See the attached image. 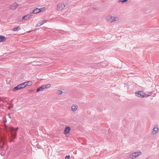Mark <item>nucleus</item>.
<instances>
[{
	"label": "nucleus",
	"mask_w": 159,
	"mask_h": 159,
	"mask_svg": "<svg viewBox=\"0 0 159 159\" xmlns=\"http://www.w3.org/2000/svg\"><path fill=\"white\" fill-rule=\"evenodd\" d=\"M106 20L108 22H112L118 21L119 18L117 17L113 16H111L109 15L106 16Z\"/></svg>",
	"instance_id": "f257e3e1"
},
{
	"label": "nucleus",
	"mask_w": 159,
	"mask_h": 159,
	"mask_svg": "<svg viewBox=\"0 0 159 159\" xmlns=\"http://www.w3.org/2000/svg\"><path fill=\"white\" fill-rule=\"evenodd\" d=\"M25 84H21L15 87L12 89V91H15L16 90H19L25 87V86H24Z\"/></svg>",
	"instance_id": "f03ea898"
},
{
	"label": "nucleus",
	"mask_w": 159,
	"mask_h": 159,
	"mask_svg": "<svg viewBox=\"0 0 159 159\" xmlns=\"http://www.w3.org/2000/svg\"><path fill=\"white\" fill-rule=\"evenodd\" d=\"M136 96L140 98L145 97V94L142 91H138L135 92Z\"/></svg>",
	"instance_id": "7ed1b4c3"
},
{
	"label": "nucleus",
	"mask_w": 159,
	"mask_h": 159,
	"mask_svg": "<svg viewBox=\"0 0 159 159\" xmlns=\"http://www.w3.org/2000/svg\"><path fill=\"white\" fill-rule=\"evenodd\" d=\"M66 6L64 3H59L57 6V10L58 11L62 10Z\"/></svg>",
	"instance_id": "20e7f679"
},
{
	"label": "nucleus",
	"mask_w": 159,
	"mask_h": 159,
	"mask_svg": "<svg viewBox=\"0 0 159 159\" xmlns=\"http://www.w3.org/2000/svg\"><path fill=\"white\" fill-rule=\"evenodd\" d=\"M43 8H36V9L33 10V11L32 13H33V14H37L38 13L41 11H42V10Z\"/></svg>",
	"instance_id": "39448f33"
},
{
	"label": "nucleus",
	"mask_w": 159,
	"mask_h": 159,
	"mask_svg": "<svg viewBox=\"0 0 159 159\" xmlns=\"http://www.w3.org/2000/svg\"><path fill=\"white\" fill-rule=\"evenodd\" d=\"M33 16L31 13L30 14H28L26 16H24L22 17V19H25V20H28L30 19L31 18L32 16Z\"/></svg>",
	"instance_id": "423d86ee"
},
{
	"label": "nucleus",
	"mask_w": 159,
	"mask_h": 159,
	"mask_svg": "<svg viewBox=\"0 0 159 159\" xmlns=\"http://www.w3.org/2000/svg\"><path fill=\"white\" fill-rule=\"evenodd\" d=\"M18 6V5L17 3H14L13 5L10 6V8L12 10H14Z\"/></svg>",
	"instance_id": "0eeeda50"
},
{
	"label": "nucleus",
	"mask_w": 159,
	"mask_h": 159,
	"mask_svg": "<svg viewBox=\"0 0 159 159\" xmlns=\"http://www.w3.org/2000/svg\"><path fill=\"white\" fill-rule=\"evenodd\" d=\"M70 130V128L69 126H66L64 131V134H66L69 133Z\"/></svg>",
	"instance_id": "6e6552de"
},
{
	"label": "nucleus",
	"mask_w": 159,
	"mask_h": 159,
	"mask_svg": "<svg viewBox=\"0 0 159 159\" xmlns=\"http://www.w3.org/2000/svg\"><path fill=\"white\" fill-rule=\"evenodd\" d=\"M11 134L13 139H15L16 138V135L17 134V132L15 131H11Z\"/></svg>",
	"instance_id": "1a4fd4ad"
},
{
	"label": "nucleus",
	"mask_w": 159,
	"mask_h": 159,
	"mask_svg": "<svg viewBox=\"0 0 159 159\" xmlns=\"http://www.w3.org/2000/svg\"><path fill=\"white\" fill-rule=\"evenodd\" d=\"M78 106L76 105H74L71 106V110L73 111H76L77 109Z\"/></svg>",
	"instance_id": "9d476101"
},
{
	"label": "nucleus",
	"mask_w": 159,
	"mask_h": 159,
	"mask_svg": "<svg viewBox=\"0 0 159 159\" xmlns=\"http://www.w3.org/2000/svg\"><path fill=\"white\" fill-rule=\"evenodd\" d=\"M158 131V128L157 127H154L152 131V133L153 134H155Z\"/></svg>",
	"instance_id": "9b49d317"
},
{
	"label": "nucleus",
	"mask_w": 159,
	"mask_h": 159,
	"mask_svg": "<svg viewBox=\"0 0 159 159\" xmlns=\"http://www.w3.org/2000/svg\"><path fill=\"white\" fill-rule=\"evenodd\" d=\"M22 84H25L24 86L26 87L27 86H30L32 84V82L31 81H28L27 82H25Z\"/></svg>",
	"instance_id": "f8f14e48"
},
{
	"label": "nucleus",
	"mask_w": 159,
	"mask_h": 159,
	"mask_svg": "<svg viewBox=\"0 0 159 159\" xmlns=\"http://www.w3.org/2000/svg\"><path fill=\"white\" fill-rule=\"evenodd\" d=\"M44 89V88L43 85L42 86L38 88L36 90V91L37 92H38L39 91H42Z\"/></svg>",
	"instance_id": "ddd939ff"
},
{
	"label": "nucleus",
	"mask_w": 159,
	"mask_h": 159,
	"mask_svg": "<svg viewBox=\"0 0 159 159\" xmlns=\"http://www.w3.org/2000/svg\"><path fill=\"white\" fill-rule=\"evenodd\" d=\"M6 40V38L4 36L0 35V42H2L3 41H5Z\"/></svg>",
	"instance_id": "4468645a"
},
{
	"label": "nucleus",
	"mask_w": 159,
	"mask_h": 159,
	"mask_svg": "<svg viewBox=\"0 0 159 159\" xmlns=\"http://www.w3.org/2000/svg\"><path fill=\"white\" fill-rule=\"evenodd\" d=\"M142 153L141 152H134V154L135 156V157L136 158L137 157L140 155Z\"/></svg>",
	"instance_id": "2eb2a0df"
},
{
	"label": "nucleus",
	"mask_w": 159,
	"mask_h": 159,
	"mask_svg": "<svg viewBox=\"0 0 159 159\" xmlns=\"http://www.w3.org/2000/svg\"><path fill=\"white\" fill-rule=\"evenodd\" d=\"M135 156L134 154V152L132 153V154L129 155V158L131 159H134L135 158L134 157Z\"/></svg>",
	"instance_id": "dca6fc26"
},
{
	"label": "nucleus",
	"mask_w": 159,
	"mask_h": 159,
	"mask_svg": "<svg viewBox=\"0 0 159 159\" xmlns=\"http://www.w3.org/2000/svg\"><path fill=\"white\" fill-rule=\"evenodd\" d=\"M18 129V128L17 127L16 128H15L14 127H11L10 128V131H15L16 132H17Z\"/></svg>",
	"instance_id": "f3484780"
},
{
	"label": "nucleus",
	"mask_w": 159,
	"mask_h": 159,
	"mask_svg": "<svg viewBox=\"0 0 159 159\" xmlns=\"http://www.w3.org/2000/svg\"><path fill=\"white\" fill-rule=\"evenodd\" d=\"M44 89H48L51 86V85L50 84H48L46 85H43Z\"/></svg>",
	"instance_id": "a211bd4d"
},
{
	"label": "nucleus",
	"mask_w": 159,
	"mask_h": 159,
	"mask_svg": "<svg viewBox=\"0 0 159 159\" xmlns=\"http://www.w3.org/2000/svg\"><path fill=\"white\" fill-rule=\"evenodd\" d=\"M19 29H20L19 27H15L13 28V30L15 31H18L19 30Z\"/></svg>",
	"instance_id": "6ab92c4d"
},
{
	"label": "nucleus",
	"mask_w": 159,
	"mask_h": 159,
	"mask_svg": "<svg viewBox=\"0 0 159 159\" xmlns=\"http://www.w3.org/2000/svg\"><path fill=\"white\" fill-rule=\"evenodd\" d=\"M128 0H120L119 1V2H121L122 3H124V2L128 1Z\"/></svg>",
	"instance_id": "aec40b11"
},
{
	"label": "nucleus",
	"mask_w": 159,
	"mask_h": 159,
	"mask_svg": "<svg viewBox=\"0 0 159 159\" xmlns=\"http://www.w3.org/2000/svg\"><path fill=\"white\" fill-rule=\"evenodd\" d=\"M62 92L61 90H60L58 91V92H57V94L58 95H60L62 93Z\"/></svg>",
	"instance_id": "412c9836"
},
{
	"label": "nucleus",
	"mask_w": 159,
	"mask_h": 159,
	"mask_svg": "<svg viewBox=\"0 0 159 159\" xmlns=\"http://www.w3.org/2000/svg\"><path fill=\"white\" fill-rule=\"evenodd\" d=\"M70 158V156L69 155L66 156L65 157V159H69Z\"/></svg>",
	"instance_id": "4be33fe9"
},
{
	"label": "nucleus",
	"mask_w": 159,
	"mask_h": 159,
	"mask_svg": "<svg viewBox=\"0 0 159 159\" xmlns=\"http://www.w3.org/2000/svg\"><path fill=\"white\" fill-rule=\"evenodd\" d=\"M42 25V24L41 23H39L36 26H39L40 25Z\"/></svg>",
	"instance_id": "5701e85b"
},
{
	"label": "nucleus",
	"mask_w": 159,
	"mask_h": 159,
	"mask_svg": "<svg viewBox=\"0 0 159 159\" xmlns=\"http://www.w3.org/2000/svg\"><path fill=\"white\" fill-rule=\"evenodd\" d=\"M2 101L3 102H4V100L2 99V98H0V102L1 101Z\"/></svg>",
	"instance_id": "b1692460"
},
{
	"label": "nucleus",
	"mask_w": 159,
	"mask_h": 159,
	"mask_svg": "<svg viewBox=\"0 0 159 159\" xmlns=\"http://www.w3.org/2000/svg\"><path fill=\"white\" fill-rule=\"evenodd\" d=\"M8 116L10 118H11V114H8Z\"/></svg>",
	"instance_id": "393cba45"
},
{
	"label": "nucleus",
	"mask_w": 159,
	"mask_h": 159,
	"mask_svg": "<svg viewBox=\"0 0 159 159\" xmlns=\"http://www.w3.org/2000/svg\"><path fill=\"white\" fill-rule=\"evenodd\" d=\"M44 23V21H42V23L41 24H42V25H43Z\"/></svg>",
	"instance_id": "a878e982"
},
{
	"label": "nucleus",
	"mask_w": 159,
	"mask_h": 159,
	"mask_svg": "<svg viewBox=\"0 0 159 159\" xmlns=\"http://www.w3.org/2000/svg\"><path fill=\"white\" fill-rule=\"evenodd\" d=\"M44 23V21H42V23L41 24H42V25H43Z\"/></svg>",
	"instance_id": "bb28decb"
},
{
	"label": "nucleus",
	"mask_w": 159,
	"mask_h": 159,
	"mask_svg": "<svg viewBox=\"0 0 159 159\" xmlns=\"http://www.w3.org/2000/svg\"><path fill=\"white\" fill-rule=\"evenodd\" d=\"M47 20H45L44 21V23L47 22Z\"/></svg>",
	"instance_id": "cd10ccee"
},
{
	"label": "nucleus",
	"mask_w": 159,
	"mask_h": 159,
	"mask_svg": "<svg viewBox=\"0 0 159 159\" xmlns=\"http://www.w3.org/2000/svg\"><path fill=\"white\" fill-rule=\"evenodd\" d=\"M4 144V143H3L2 145L1 146V147L2 148L3 147V145Z\"/></svg>",
	"instance_id": "c85d7f7f"
},
{
	"label": "nucleus",
	"mask_w": 159,
	"mask_h": 159,
	"mask_svg": "<svg viewBox=\"0 0 159 159\" xmlns=\"http://www.w3.org/2000/svg\"><path fill=\"white\" fill-rule=\"evenodd\" d=\"M8 109H10V107H8Z\"/></svg>",
	"instance_id": "c756f323"
},
{
	"label": "nucleus",
	"mask_w": 159,
	"mask_h": 159,
	"mask_svg": "<svg viewBox=\"0 0 159 159\" xmlns=\"http://www.w3.org/2000/svg\"><path fill=\"white\" fill-rule=\"evenodd\" d=\"M146 159H150V158H146Z\"/></svg>",
	"instance_id": "7c9ffc66"
}]
</instances>
